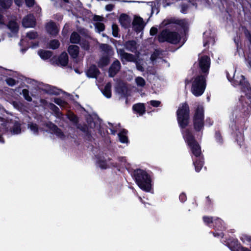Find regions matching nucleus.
Here are the masks:
<instances>
[{
    "mask_svg": "<svg viewBox=\"0 0 251 251\" xmlns=\"http://www.w3.org/2000/svg\"><path fill=\"white\" fill-rule=\"evenodd\" d=\"M134 175L136 182L140 188L146 192H150L151 189V180L148 173L139 169L134 172Z\"/></svg>",
    "mask_w": 251,
    "mask_h": 251,
    "instance_id": "obj_1",
    "label": "nucleus"
},
{
    "mask_svg": "<svg viewBox=\"0 0 251 251\" xmlns=\"http://www.w3.org/2000/svg\"><path fill=\"white\" fill-rule=\"evenodd\" d=\"M183 138L190 148L192 153L196 156H200L201 154V149L199 144L195 140L190 130L188 129L182 131Z\"/></svg>",
    "mask_w": 251,
    "mask_h": 251,
    "instance_id": "obj_2",
    "label": "nucleus"
},
{
    "mask_svg": "<svg viewBox=\"0 0 251 251\" xmlns=\"http://www.w3.org/2000/svg\"><path fill=\"white\" fill-rule=\"evenodd\" d=\"M189 109L188 104L183 103L180 105L177 111L178 124L182 128L185 127L189 122Z\"/></svg>",
    "mask_w": 251,
    "mask_h": 251,
    "instance_id": "obj_3",
    "label": "nucleus"
},
{
    "mask_svg": "<svg viewBox=\"0 0 251 251\" xmlns=\"http://www.w3.org/2000/svg\"><path fill=\"white\" fill-rule=\"evenodd\" d=\"M205 88V78L203 75H198L192 81L191 92L196 97L201 95Z\"/></svg>",
    "mask_w": 251,
    "mask_h": 251,
    "instance_id": "obj_4",
    "label": "nucleus"
},
{
    "mask_svg": "<svg viewBox=\"0 0 251 251\" xmlns=\"http://www.w3.org/2000/svg\"><path fill=\"white\" fill-rule=\"evenodd\" d=\"M158 39L160 42L166 41L172 44H176L179 41L180 37L176 32L164 30L159 34Z\"/></svg>",
    "mask_w": 251,
    "mask_h": 251,
    "instance_id": "obj_5",
    "label": "nucleus"
},
{
    "mask_svg": "<svg viewBox=\"0 0 251 251\" xmlns=\"http://www.w3.org/2000/svg\"><path fill=\"white\" fill-rule=\"evenodd\" d=\"M203 108L201 105H199L196 109L194 118V128L197 131H200L203 128Z\"/></svg>",
    "mask_w": 251,
    "mask_h": 251,
    "instance_id": "obj_6",
    "label": "nucleus"
},
{
    "mask_svg": "<svg viewBox=\"0 0 251 251\" xmlns=\"http://www.w3.org/2000/svg\"><path fill=\"white\" fill-rule=\"evenodd\" d=\"M118 54L123 63L126 62H134L136 60L135 56L130 53L126 52L124 50L120 49L117 50Z\"/></svg>",
    "mask_w": 251,
    "mask_h": 251,
    "instance_id": "obj_7",
    "label": "nucleus"
},
{
    "mask_svg": "<svg viewBox=\"0 0 251 251\" xmlns=\"http://www.w3.org/2000/svg\"><path fill=\"white\" fill-rule=\"evenodd\" d=\"M210 58L207 56H203L200 58L199 66L203 73L207 72L210 67Z\"/></svg>",
    "mask_w": 251,
    "mask_h": 251,
    "instance_id": "obj_8",
    "label": "nucleus"
},
{
    "mask_svg": "<svg viewBox=\"0 0 251 251\" xmlns=\"http://www.w3.org/2000/svg\"><path fill=\"white\" fill-rule=\"evenodd\" d=\"M132 24L133 28L136 31H141L145 25L143 19L137 16L134 17Z\"/></svg>",
    "mask_w": 251,
    "mask_h": 251,
    "instance_id": "obj_9",
    "label": "nucleus"
},
{
    "mask_svg": "<svg viewBox=\"0 0 251 251\" xmlns=\"http://www.w3.org/2000/svg\"><path fill=\"white\" fill-rule=\"evenodd\" d=\"M5 126L7 128H10V132L11 134H18L21 132V124L18 122H15L14 124L7 123Z\"/></svg>",
    "mask_w": 251,
    "mask_h": 251,
    "instance_id": "obj_10",
    "label": "nucleus"
},
{
    "mask_svg": "<svg viewBox=\"0 0 251 251\" xmlns=\"http://www.w3.org/2000/svg\"><path fill=\"white\" fill-rule=\"evenodd\" d=\"M23 25L25 27H32L35 25V19L32 15H29L23 20Z\"/></svg>",
    "mask_w": 251,
    "mask_h": 251,
    "instance_id": "obj_11",
    "label": "nucleus"
},
{
    "mask_svg": "<svg viewBox=\"0 0 251 251\" xmlns=\"http://www.w3.org/2000/svg\"><path fill=\"white\" fill-rule=\"evenodd\" d=\"M68 51L71 56L75 59V61L78 62L77 58L79 53V47L76 45H70L68 49Z\"/></svg>",
    "mask_w": 251,
    "mask_h": 251,
    "instance_id": "obj_12",
    "label": "nucleus"
},
{
    "mask_svg": "<svg viewBox=\"0 0 251 251\" xmlns=\"http://www.w3.org/2000/svg\"><path fill=\"white\" fill-rule=\"evenodd\" d=\"M121 68L120 62L116 60L111 65L109 70V75L110 77H113L118 72Z\"/></svg>",
    "mask_w": 251,
    "mask_h": 251,
    "instance_id": "obj_13",
    "label": "nucleus"
},
{
    "mask_svg": "<svg viewBox=\"0 0 251 251\" xmlns=\"http://www.w3.org/2000/svg\"><path fill=\"white\" fill-rule=\"evenodd\" d=\"M233 84L235 85H241L245 87H248V83L245 81L244 76L242 75L234 76Z\"/></svg>",
    "mask_w": 251,
    "mask_h": 251,
    "instance_id": "obj_14",
    "label": "nucleus"
},
{
    "mask_svg": "<svg viewBox=\"0 0 251 251\" xmlns=\"http://www.w3.org/2000/svg\"><path fill=\"white\" fill-rule=\"evenodd\" d=\"M47 31L52 35H55L58 32V29L56 25L53 22L47 23L46 26Z\"/></svg>",
    "mask_w": 251,
    "mask_h": 251,
    "instance_id": "obj_15",
    "label": "nucleus"
},
{
    "mask_svg": "<svg viewBox=\"0 0 251 251\" xmlns=\"http://www.w3.org/2000/svg\"><path fill=\"white\" fill-rule=\"evenodd\" d=\"M100 72L96 66H91L87 72L88 76L90 77H96Z\"/></svg>",
    "mask_w": 251,
    "mask_h": 251,
    "instance_id": "obj_16",
    "label": "nucleus"
},
{
    "mask_svg": "<svg viewBox=\"0 0 251 251\" xmlns=\"http://www.w3.org/2000/svg\"><path fill=\"white\" fill-rule=\"evenodd\" d=\"M119 22L123 26L126 27L130 25V20L127 15L122 14L120 17Z\"/></svg>",
    "mask_w": 251,
    "mask_h": 251,
    "instance_id": "obj_17",
    "label": "nucleus"
},
{
    "mask_svg": "<svg viewBox=\"0 0 251 251\" xmlns=\"http://www.w3.org/2000/svg\"><path fill=\"white\" fill-rule=\"evenodd\" d=\"M38 37L37 33L35 31H30L26 33L25 39H23L21 41V44L24 45L25 42H26L27 39L33 40L36 39Z\"/></svg>",
    "mask_w": 251,
    "mask_h": 251,
    "instance_id": "obj_18",
    "label": "nucleus"
},
{
    "mask_svg": "<svg viewBox=\"0 0 251 251\" xmlns=\"http://www.w3.org/2000/svg\"><path fill=\"white\" fill-rule=\"evenodd\" d=\"M133 109L140 115H143L145 112V107L143 103H138L134 105Z\"/></svg>",
    "mask_w": 251,
    "mask_h": 251,
    "instance_id": "obj_19",
    "label": "nucleus"
},
{
    "mask_svg": "<svg viewBox=\"0 0 251 251\" xmlns=\"http://www.w3.org/2000/svg\"><path fill=\"white\" fill-rule=\"evenodd\" d=\"M58 62L62 66H66L68 62V56L66 52H63L58 58Z\"/></svg>",
    "mask_w": 251,
    "mask_h": 251,
    "instance_id": "obj_20",
    "label": "nucleus"
},
{
    "mask_svg": "<svg viewBox=\"0 0 251 251\" xmlns=\"http://www.w3.org/2000/svg\"><path fill=\"white\" fill-rule=\"evenodd\" d=\"M100 47L102 51L108 55H112L113 54V51L111 47L107 44H101L100 45Z\"/></svg>",
    "mask_w": 251,
    "mask_h": 251,
    "instance_id": "obj_21",
    "label": "nucleus"
},
{
    "mask_svg": "<svg viewBox=\"0 0 251 251\" xmlns=\"http://www.w3.org/2000/svg\"><path fill=\"white\" fill-rule=\"evenodd\" d=\"M7 26L8 28L12 32L15 33L18 32L19 29V26L17 23L14 21H11L9 22Z\"/></svg>",
    "mask_w": 251,
    "mask_h": 251,
    "instance_id": "obj_22",
    "label": "nucleus"
},
{
    "mask_svg": "<svg viewBox=\"0 0 251 251\" xmlns=\"http://www.w3.org/2000/svg\"><path fill=\"white\" fill-rule=\"evenodd\" d=\"M126 48L132 52H134L136 50V43L134 41H129L125 44Z\"/></svg>",
    "mask_w": 251,
    "mask_h": 251,
    "instance_id": "obj_23",
    "label": "nucleus"
},
{
    "mask_svg": "<svg viewBox=\"0 0 251 251\" xmlns=\"http://www.w3.org/2000/svg\"><path fill=\"white\" fill-rule=\"evenodd\" d=\"M111 84L108 83L104 87V90L102 91L103 94L107 98H109L111 96Z\"/></svg>",
    "mask_w": 251,
    "mask_h": 251,
    "instance_id": "obj_24",
    "label": "nucleus"
},
{
    "mask_svg": "<svg viewBox=\"0 0 251 251\" xmlns=\"http://www.w3.org/2000/svg\"><path fill=\"white\" fill-rule=\"evenodd\" d=\"M39 56L43 59H47L51 56V52L48 50H40L38 52Z\"/></svg>",
    "mask_w": 251,
    "mask_h": 251,
    "instance_id": "obj_25",
    "label": "nucleus"
},
{
    "mask_svg": "<svg viewBox=\"0 0 251 251\" xmlns=\"http://www.w3.org/2000/svg\"><path fill=\"white\" fill-rule=\"evenodd\" d=\"M109 59L108 56L102 57L99 60L98 65L100 67H103L108 64Z\"/></svg>",
    "mask_w": 251,
    "mask_h": 251,
    "instance_id": "obj_26",
    "label": "nucleus"
},
{
    "mask_svg": "<svg viewBox=\"0 0 251 251\" xmlns=\"http://www.w3.org/2000/svg\"><path fill=\"white\" fill-rule=\"evenodd\" d=\"M126 131L124 130L118 134L119 138L121 143H126L127 142L128 140L126 136Z\"/></svg>",
    "mask_w": 251,
    "mask_h": 251,
    "instance_id": "obj_27",
    "label": "nucleus"
},
{
    "mask_svg": "<svg viewBox=\"0 0 251 251\" xmlns=\"http://www.w3.org/2000/svg\"><path fill=\"white\" fill-rule=\"evenodd\" d=\"M28 128L30 130L33 134H38L39 128L36 124L30 123L28 125Z\"/></svg>",
    "mask_w": 251,
    "mask_h": 251,
    "instance_id": "obj_28",
    "label": "nucleus"
},
{
    "mask_svg": "<svg viewBox=\"0 0 251 251\" xmlns=\"http://www.w3.org/2000/svg\"><path fill=\"white\" fill-rule=\"evenodd\" d=\"M70 41L72 43H78L80 41V36L76 32H73L71 35Z\"/></svg>",
    "mask_w": 251,
    "mask_h": 251,
    "instance_id": "obj_29",
    "label": "nucleus"
},
{
    "mask_svg": "<svg viewBox=\"0 0 251 251\" xmlns=\"http://www.w3.org/2000/svg\"><path fill=\"white\" fill-rule=\"evenodd\" d=\"M135 81L137 86L140 87H143L146 84V81L145 79L140 76L137 77L135 78Z\"/></svg>",
    "mask_w": 251,
    "mask_h": 251,
    "instance_id": "obj_30",
    "label": "nucleus"
},
{
    "mask_svg": "<svg viewBox=\"0 0 251 251\" xmlns=\"http://www.w3.org/2000/svg\"><path fill=\"white\" fill-rule=\"evenodd\" d=\"M194 164L195 167L196 171L199 172L203 166V162L201 160L199 159L195 161Z\"/></svg>",
    "mask_w": 251,
    "mask_h": 251,
    "instance_id": "obj_31",
    "label": "nucleus"
},
{
    "mask_svg": "<svg viewBox=\"0 0 251 251\" xmlns=\"http://www.w3.org/2000/svg\"><path fill=\"white\" fill-rule=\"evenodd\" d=\"M230 248L232 251H251L249 249L242 247L237 245L236 247L232 248L230 246Z\"/></svg>",
    "mask_w": 251,
    "mask_h": 251,
    "instance_id": "obj_32",
    "label": "nucleus"
},
{
    "mask_svg": "<svg viewBox=\"0 0 251 251\" xmlns=\"http://www.w3.org/2000/svg\"><path fill=\"white\" fill-rule=\"evenodd\" d=\"M12 3V0H0V5L5 8L10 7Z\"/></svg>",
    "mask_w": 251,
    "mask_h": 251,
    "instance_id": "obj_33",
    "label": "nucleus"
},
{
    "mask_svg": "<svg viewBox=\"0 0 251 251\" xmlns=\"http://www.w3.org/2000/svg\"><path fill=\"white\" fill-rule=\"evenodd\" d=\"M59 42L57 40H53L50 41L49 43V48L52 49H55L59 46Z\"/></svg>",
    "mask_w": 251,
    "mask_h": 251,
    "instance_id": "obj_34",
    "label": "nucleus"
},
{
    "mask_svg": "<svg viewBox=\"0 0 251 251\" xmlns=\"http://www.w3.org/2000/svg\"><path fill=\"white\" fill-rule=\"evenodd\" d=\"M54 102L56 104H58V105L62 107L65 108L67 105V103L66 102L59 98L55 99L54 100Z\"/></svg>",
    "mask_w": 251,
    "mask_h": 251,
    "instance_id": "obj_35",
    "label": "nucleus"
},
{
    "mask_svg": "<svg viewBox=\"0 0 251 251\" xmlns=\"http://www.w3.org/2000/svg\"><path fill=\"white\" fill-rule=\"evenodd\" d=\"M95 26L97 30L99 32L103 31L105 28L104 24L100 22L96 23Z\"/></svg>",
    "mask_w": 251,
    "mask_h": 251,
    "instance_id": "obj_36",
    "label": "nucleus"
},
{
    "mask_svg": "<svg viewBox=\"0 0 251 251\" xmlns=\"http://www.w3.org/2000/svg\"><path fill=\"white\" fill-rule=\"evenodd\" d=\"M52 126L53 128V130L55 132L56 135L61 138H63L64 135L61 131L53 125Z\"/></svg>",
    "mask_w": 251,
    "mask_h": 251,
    "instance_id": "obj_37",
    "label": "nucleus"
},
{
    "mask_svg": "<svg viewBox=\"0 0 251 251\" xmlns=\"http://www.w3.org/2000/svg\"><path fill=\"white\" fill-rule=\"evenodd\" d=\"M241 240L244 243H251V237L247 234H243L241 237Z\"/></svg>",
    "mask_w": 251,
    "mask_h": 251,
    "instance_id": "obj_38",
    "label": "nucleus"
},
{
    "mask_svg": "<svg viewBox=\"0 0 251 251\" xmlns=\"http://www.w3.org/2000/svg\"><path fill=\"white\" fill-rule=\"evenodd\" d=\"M22 93L25 97V98L27 100V101H31L32 100L31 98L29 95V92L26 89H23L22 91Z\"/></svg>",
    "mask_w": 251,
    "mask_h": 251,
    "instance_id": "obj_39",
    "label": "nucleus"
},
{
    "mask_svg": "<svg viewBox=\"0 0 251 251\" xmlns=\"http://www.w3.org/2000/svg\"><path fill=\"white\" fill-rule=\"evenodd\" d=\"M112 34L113 35L117 37L118 36V27L116 25L113 24L112 26Z\"/></svg>",
    "mask_w": 251,
    "mask_h": 251,
    "instance_id": "obj_40",
    "label": "nucleus"
},
{
    "mask_svg": "<svg viewBox=\"0 0 251 251\" xmlns=\"http://www.w3.org/2000/svg\"><path fill=\"white\" fill-rule=\"evenodd\" d=\"M6 82L8 85L11 86H13L16 84V81L12 78H7L6 79Z\"/></svg>",
    "mask_w": 251,
    "mask_h": 251,
    "instance_id": "obj_41",
    "label": "nucleus"
},
{
    "mask_svg": "<svg viewBox=\"0 0 251 251\" xmlns=\"http://www.w3.org/2000/svg\"><path fill=\"white\" fill-rule=\"evenodd\" d=\"M174 22L172 20H165L160 25L161 27L167 26Z\"/></svg>",
    "mask_w": 251,
    "mask_h": 251,
    "instance_id": "obj_42",
    "label": "nucleus"
},
{
    "mask_svg": "<svg viewBox=\"0 0 251 251\" xmlns=\"http://www.w3.org/2000/svg\"><path fill=\"white\" fill-rule=\"evenodd\" d=\"M68 117L70 121H72L74 123H76L77 122V118L76 116L73 113H69L68 114Z\"/></svg>",
    "mask_w": 251,
    "mask_h": 251,
    "instance_id": "obj_43",
    "label": "nucleus"
},
{
    "mask_svg": "<svg viewBox=\"0 0 251 251\" xmlns=\"http://www.w3.org/2000/svg\"><path fill=\"white\" fill-rule=\"evenodd\" d=\"M81 46L82 49H83L84 50H88L89 49V45L87 41H84L83 42H82L81 44Z\"/></svg>",
    "mask_w": 251,
    "mask_h": 251,
    "instance_id": "obj_44",
    "label": "nucleus"
},
{
    "mask_svg": "<svg viewBox=\"0 0 251 251\" xmlns=\"http://www.w3.org/2000/svg\"><path fill=\"white\" fill-rule=\"evenodd\" d=\"M203 221L206 224H209L210 223H213L214 222L213 218L212 217H204Z\"/></svg>",
    "mask_w": 251,
    "mask_h": 251,
    "instance_id": "obj_45",
    "label": "nucleus"
},
{
    "mask_svg": "<svg viewBox=\"0 0 251 251\" xmlns=\"http://www.w3.org/2000/svg\"><path fill=\"white\" fill-rule=\"evenodd\" d=\"M99 166L101 169H106L107 168V164L105 161H100L99 162Z\"/></svg>",
    "mask_w": 251,
    "mask_h": 251,
    "instance_id": "obj_46",
    "label": "nucleus"
},
{
    "mask_svg": "<svg viewBox=\"0 0 251 251\" xmlns=\"http://www.w3.org/2000/svg\"><path fill=\"white\" fill-rule=\"evenodd\" d=\"M150 103L154 107H157L159 105L160 102L157 100H151Z\"/></svg>",
    "mask_w": 251,
    "mask_h": 251,
    "instance_id": "obj_47",
    "label": "nucleus"
},
{
    "mask_svg": "<svg viewBox=\"0 0 251 251\" xmlns=\"http://www.w3.org/2000/svg\"><path fill=\"white\" fill-rule=\"evenodd\" d=\"M50 109H51L53 111L56 112V113H58L57 115L59 116V113L57 111V110H58V107L57 106H56L55 105H54L53 104H52V103L50 104Z\"/></svg>",
    "mask_w": 251,
    "mask_h": 251,
    "instance_id": "obj_48",
    "label": "nucleus"
},
{
    "mask_svg": "<svg viewBox=\"0 0 251 251\" xmlns=\"http://www.w3.org/2000/svg\"><path fill=\"white\" fill-rule=\"evenodd\" d=\"M157 28H156L155 27H152L151 28V29L150 30L151 35H154L156 34L157 33Z\"/></svg>",
    "mask_w": 251,
    "mask_h": 251,
    "instance_id": "obj_49",
    "label": "nucleus"
},
{
    "mask_svg": "<svg viewBox=\"0 0 251 251\" xmlns=\"http://www.w3.org/2000/svg\"><path fill=\"white\" fill-rule=\"evenodd\" d=\"M26 5L28 7H30L33 5L34 3V0H25Z\"/></svg>",
    "mask_w": 251,
    "mask_h": 251,
    "instance_id": "obj_50",
    "label": "nucleus"
},
{
    "mask_svg": "<svg viewBox=\"0 0 251 251\" xmlns=\"http://www.w3.org/2000/svg\"><path fill=\"white\" fill-rule=\"evenodd\" d=\"M103 19V17L97 15L94 16L93 17V20L95 21H102Z\"/></svg>",
    "mask_w": 251,
    "mask_h": 251,
    "instance_id": "obj_51",
    "label": "nucleus"
},
{
    "mask_svg": "<svg viewBox=\"0 0 251 251\" xmlns=\"http://www.w3.org/2000/svg\"><path fill=\"white\" fill-rule=\"evenodd\" d=\"M114 7V5L112 4H107L105 6V9L107 11H111Z\"/></svg>",
    "mask_w": 251,
    "mask_h": 251,
    "instance_id": "obj_52",
    "label": "nucleus"
},
{
    "mask_svg": "<svg viewBox=\"0 0 251 251\" xmlns=\"http://www.w3.org/2000/svg\"><path fill=\"white\" fill-rule=\"evenodd\" d=\"M109 125H110V127H109L110 128V130L111 131V134H113V135H115L116 132V130L115 129V128L113 127V125H112L111 124H109Z\"/></svg>",
    "mask_w": 251,
    "mask_h": 251,
    "instance_id": "obj_53",
    "label": "nucleus"
},
{
    "mask_svg": "<svg viewBox=\"0 0 251 251\" xmlns=\"http://www.w3.org/2000/svg\"><path fill=\"white\" fill-rule=\"evenodd\" d=\"M136 65L137 70L142 72L144 71V69L143 67L141 65H140L138 62H136Z\"/></svg>",
    "mask_w": 251,
    "mask_h": 251,
    "instance_id": "obj_54",
    "label": "nucleus"
},
{
    "mask_svg": "<svg viewBox=\"0 0 251 251\" xmlns=\"http://www.w3.org/2000/svg\"><path fill=\"white\" fill-rule=\"evenodd\" d=\"M179 199L181 201H185L186 200V197L185 194L182 193L179 196Z\"/></svg>",
    "mask_w": 251,
    "mask_h": 251,
    "instance_id": "obj_55",
    "label": "nucleus"
},
{
    "mask_svg": "<svg viewBox=\"0 0 251 251\" xmlns=\"http://www.w3.org/2000/svg\"><path fill=\"white\" fill-rule=\"evenodd\" d=\"M159 54L158 51L156 50L153 54H152L151 57V59L153 61L155 60L156 56Z\"/></svg>",
    "mask_w": 251,
    "mask_h": 251,
    "instance_id": "obj_56",
    "label": "nucleus"
},
{
    "mask_svg": "<svg viewBox=\"0 0 251 251\" xmlns=\"http://www.w3.org/2000/svg\"><path fill=\"white\" fill-rule=\"evenodd\" d=\"M15 2L17 5L20 6L22 3V0H15Z\"/></svg>",
    "mask_w": 251,
    "mask_h": 251,
    "instance_id": "obj_57",
    "label": "nucleus"
},
{
    "mask_svg": "<svg viewBox=\"0 0 251 251\" xmlns=\"http://www.w3.org/2000/svg\"><path fill=\"white\" fill-rule=\"evenodd\" d=\"M214 221H216V220H215ZM215 223H217L218 224H220L221 225H222L223 222L222 220L220 219H216V222H215Z\"/></svg>",
    "mask_w": 251,
    "mask_h": 251,
    "instance_id": "obj_58",
    "label": "nucleus"
},
{
    "mask_svg": "<svg viewBox=\"0 0 251 251\" xmlns=\"http://www.w3.org/2000/svg\"><path fill=\"white\" fill-rule=\"evenodd\" d=\"M3 23V20L2 17L1 15H0V25L2 24Z\"/></svg>",
    "mask_w": 251,
    "mask_h": 251,
    "instance_id": "obj_59",
    "label": "nucleus"
},
{
    "mask_svg": "<svg viewBox=\"0 0 251 251\" xmlns=\"http://www.w3.org/2000/svg\"><path fill=\"white\" fill-rule=\"evenodd\" d=\"M186 9V8H185L184 7H182V10H181L182 12H183V13L185 12Z\"/></svg>",
    "mask_w": 251,
    "mask_h": 251,
    "instance_id": "obj_60",
    "label": "nucleus"
},
{
    "mask_svg": "<svg viewBox=\"0 0 251 251\" xmlns=\"http://www.w3.org/2000/svg\"><path fill=\"white\" fill-rule=\"evenodd\" d=\"M208 44V42H206L204 43V46H206V45L207 44Z\"/></svg>",
    "mask_w": 251,
    "mask_h": 251,
    "instance_id": "obj_61",
    "label": "nucleus"
},
{
    "mask_svg": "<svg viewBox=\"0 0 251 251\" xmlns=\"http://www.w3.org/2000/svg\"><path fill=\"white\" fill-rule=\"evenodd\" d=\"M218 236H222V237H223V233H221V234H218Z\"/></svg>",
    "mask_w": 251,
    "mask_h": 251,
    "instance_id": "obj_62",
    "label": "nucleus"
},
{
    "mask_svg": "<svg viewBox=\"0 0 251 251\" xmlns=\"http://www.w3.org/2000/svg\"><path fill=\"white\" fill-rule=\"evenodd\" d=\"M65 2H68V0H63Z\"/></svg>",
    "mask_w": 251,
    "mask_h": 251,
    "instance_id": "obj_63",
    "label": "nucleus"
},
{
    "mask_svg": "<svg viewBox=\"0 0 251 251\" xmlns=\"http://www.w3.org/2000/svg\"><path fill=\"white\" fill-rule=\"evenodd\" d=\"M102 36H103V37H106L107 38H108V37H107L106 35H105L104 34H102Z\"/></svg>",
    "mask_w": 251,
    "mask_h": 251,
    "instance_id": "obj_64",
    "label": "nucleus"
}]
</instances>
